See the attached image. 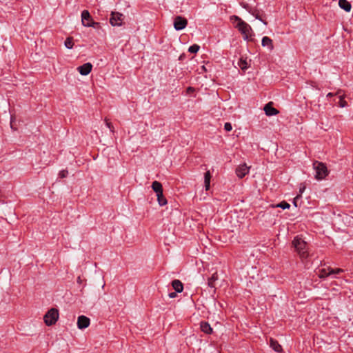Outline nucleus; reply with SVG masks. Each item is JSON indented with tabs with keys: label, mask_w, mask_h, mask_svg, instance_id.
I'll list each match as a JSON object with an SVG mask.
<instances>
[{
	"label": "nucleus",
	"mask_w": 353,
	"mask_h": 353,
	"mask_svg": "<svg viewBox=\"0 0 353 353\" xmlns=\"http://www.w3.org/2000/svg\"><path fill=\"white\" fill-rule=\"evenodd\" d=\"M231 20L233 23H236L235 27L239 31L243 34V39L246 41H250L252 39L254 33L251 26L243 21L240 17L237 16H232Z\"/></svg>",
	"instance_id": "1"
},
{
	"label": "nucleus",
	"mask_w": 353,
	"mask_h": 353,
	"mask_svg": "<svg viewBox=\"0 0 353 353\" xmlns=\"http://www.w3.org/2000/svg\"><path fill=\"white\" fill-rule=\"evenodd\" d=\"M292 245L301 260L309 256L307 244L301 236H296L292 241Z\"/></svg>",
	"instance_id": "2"
},
{
	"label": "nucleus",
	"mask_w": 353,
	"mask_h": 353,
	"mask_svg": "<svg viewBox=\"0 0 353 353\" xmlns=\"http://www.w3.org/2000/svg\"><path fill=\"white\" fill-rule=\"evenodd\" d=\"M344 272L343 269L341 268H336L333 269L330 267L322 268L319 269L318 272V275L320 278H325L327 276H332V278H336V274L343 273Z\"/></svg>",
	"instance_id": "3"
},
{
	"label": "nucleus",
	"mask_w": 353,
	"mask_h": 353,
	"mask_svg": "<svg viewBox=\"0 0 353 353\" xmlns=\"http://www.w3.org/2000/svg\"><path fill=\"white\" fill-rule=\"evenodd\" d=\"M313 168L316 172L315 178L318 180L323 179L328 174L327 168L323 163L315 161Z\"/></svg>",
	"instance_id": "4"
},
{
	"label": "nucleus",
	"mask_w": 353,
	"mask_h": 353,
	"mask_svg": "<svg viewBox=\"0 0 353 353\" xmlns=\"http://www.w3.org/2000/svg\"><path fill=\"white\" fill-rule=\"evenodd\" d=\"M59 311L56 308H51L44 315L43 320L46 325L50 326L56 323L59 319Z\"/></svg>",
	"instance_id": "5"
},
{
	"label": "nucleus",
	"mask_w": 353,
	"mask_h": 353,
	"mask_svg": "<svg viewBox=\"0 0 353 353\" xmlns=\"http://www.w3.org/2000/svg\"><path fill=\"white\" fill-rule=\"evenodd\" d=\"M81 23L85 27H94L98 23L93 21L90 12L84 10L81 12Z\"/></svg>",
	"instance_id": "6"
},
{
	"label": "nucleus",
	"mask_w": 353,
	"mask_h": 353,
	"mask_svg": "<svg viewBox=\"0 0 353 353\" xmlns=\"http://www.w3.org/2000/svg\"><path fill=\"white\" fill-rule=\"evenodd\" d=\"M188 25V21L181 16H177L174 19V28L176 30H182Z\"/></svg>",
	"instance_id": "7"
},
{
	"label": "nucleus",
	"mask_w": 353,
	"mask_h": 353,
	"mask_svg": "<svg viewBox=\"0 0 353 353\" xmlns=\"http://www.w3.org/2000/svg\"><path fill=\"white\" fill-rule=\"evenodd\" d=\"M123 14L119 12H112L110 22L113 26H120L122 24Z\"/></svg>",
	"instance_id": "8"
},
{
	"label": "nucleus",
	"mask_w": 353,
	"mask_h": 353,
	"mask_svg": "<svg viewBox=\"0 0 353 353\" xmlns=\"http://www.w3.org/2000/svg\"><path fill=\"white\" fill-rule=\"evenodd\" d=\"M250 167L247 166L245 163L239 165L236 169V174L239 179L243 178L249 173Z\"/></svg>",
	"instance_id": "9"
},
{
	"label": "nucleus",
	"mask_w": 353,
	"mask_h": 353,
	"mask_svg": "<svg viewBox=\"0 0 353 353\" xmlns=\"http://www.w3.org/2000/svg\"><path fill=\"white\" fill-rule=\"evenodd\" d=\"M90 319L87 316L83 315L79 316L77 320V327L81 330L87 328L90 325Z\"/></svg>",
	"instance_id": "10"
},
{
	"label": "nucleus",
	"mask_w": 353,
	"mask_h": 353,
	"mask_svg": "<svg viewBox=\"0 0 353 353\" xmlns=\"http://www.w3.org/2000/svg\"><path fill=\"white\" fill-rule=\"evenodd\" d=\"M92 65L90 63H85L77 68V70L81 75H88L92 70Z\"/></svg>",
	"instance_id": "11"
},
{
	"label": "nucleus",
	"mask_w": 353,
	"mask_h": 353,
	"mask_svg": "<svg viewBox=\"0 0 353 353\" xmlns=\"http://www.w3.org/2000/svg\"><path fill=\"white\" fill-rule=\"evenodd\" d=\"M264 111L265 112V114L268 116H274L279 114V111L276 108L272 107L270 105V103L265 105V106L264 107Z\"/></svg>",
	"instance_id": "12"
},
{
	"label": "nucleus",
	"mask_w": 353,
	"mask_h": 353,
	"mask_svg": "<svg viewBox=\"0 0 353 353\" xmlns=\"http://www.w3.org/2000/svg\"><path fill=\"white\" fill-rule=\"evenodd\" d=\"M270 346L276 352L280 353L283 351L281 345L276 340L272 338L270 339Z\"/></svg>",
	"instance_id": "13"
},
{
	"label": "nucleus",
	"mask_w": 353,
	"mask_h": 353,
	"mask_svg": "<svg viewBox=\"0 0 353 353\" xmlns=\"http://www.w3.org/2000/svg\"><path fill=\"white\" fill-rule=\"evenodd\" d=\"M263 47H267L270 50L273 49L272 40L268 37H263L261 41Z\"/></svg>",
	"instance_id": "14"
},
{
	"label": "nucleus",
	"mask_w": 353,
	"mask_h": 353,
	"mask_svg": "<svg viewBox=\"0 0 353 353\" xmlns=\"http://www.w3.org/2000/svg\"><path fill=\"white\" fill-rule=\"evenodd\" d=\"M339 6L346 12H350L352 8L350 3L347 0H339Z\"/></svg>",
	"instance_id": "15"
},
{
	"label": "nucleus",
	"mask_w": 353,
	"mask_h": 353,
	"mask_svg": "<svg viewBox=\"0 0 353 353\" xmlns=\"http://www.w3.org/2000/svg\"><path fill=\"white\" fill-rule=\"evenodd\" d=\"M152 188L156 192V194H161L163 192L162 185L160 182L157 181H154V182H152Z\"/></svg>",
	"instance_id": "16"
},
{
	"label": "nucleus",
	"mask_w": 353,
	"mask_h": 353,
	"mask_svg": "<svg viewBox=\"0 0 353 353\" xmlns=\"http://www.w3.org/2000/svg\"><path fill=\"white\" fill-rule=\"evenodd\" d=\"M200 327L201 331L205 334H211L212 332V328L208 322H201Z\"/></svg>",
	"instance_id": "17"
},
{
	"label": "nucleus",
	"mask_w": 353,
	"mask_h": 353,
	"mask_svg": "<svg viewBox=\"0 0 353 353\" xmlns=\"http://www.w3.org/2000/svg\"><path fill=\"white\" fill-rule=\"evenodd\" d=\"M172 285L176 292H181L183 290V285L179 280H174L172 282Z\"/></svg>",
	"instance_id": "18"
},
{
	"label": "nucleus",
	"mask_w": 353,
	"mask_h": 353,
	"mask_svg": "<svg viewBox=\"0 0 353 353\" xmlns=\"http://www.w3.org/2000/svg\"><path fill=\"white\" fill-rule=\"evenodd\" d=\"M238 66L243 71L246 70L249 66L250 64L247 61L246 59L241 58L239 61H238Z\"/></svg>",
	"instance_id": "19"
},
{
	"label": "nucleus",
	"mask_w": 353,
	"mask_h": 353,
	"mask_svg": "<svg viewBox=\"0 0 353 353\" xmlns=\"http://www.w3.org/2000/svg\"><path fill=\"white\" fill-rule=\"evenodd\" d=\"M210 179H211V174H210V172L208 170L205 173V175H204V184H205V190H208L210 189Z\"/></svg>",
	"instance_id": "20"
},
{
	"label": "nucleus",
	"mask_w": 353,
	"mask_h": 353,
	"mask_svg": "<svg viewBox=\"0 0 353 353\" xmlns=\"http://www.w3.org/2000/svg\"><path fill=\"white\" fill-rule=\"evenodd\" d=\"M218 279V274L217 272H214L212 274L211 277L208 279V285L210 288H214V282Z\"/></svg>",
	"instance_id": "21"
},
{
	"label": "nucleus",
	"mask_w": 353,
	"mask_h": 353,
	"mask_svg": "<svg viewBox=\"0 0 353 353\" xmlns=\"http://www.w3.org/2000/svg\"><path fill=\"white\" fill-rule=\"evenodd\" d=\"M157 201L161 206H163L167 204V199L163 196V194H157Z\"/></svg>",
	"instance_id": "22"
},
{
	"label": "nucleus",
	"mask_w": 353,
	"mask_h": 353,
	"mask_svg": "<svg viewBox=\"0 0 353 353\" xmlns=\"http://www.w3.org/2000/svg\"><path fill=\"white\" fill-rule=\"evenodd\" d=\"M64 45L68 49H72L74 46L72 39L70 37L67 38L64 42Z\"/></svg>",
	"instance_id": "23"
},
{
	"label": "nucleus",
	"mask_w": 353,
	"mask_h": 353,
	"mask_svg": "<svg viewBox=\"0 0 353 353\" xmlns=\"http://www.w3.org/2000/svg\"><path fill=\"white\" fill-rule=\"evenodd\" d=\"M199 48H200V47L199 45L194 44L189 47L188 52H190L191 53H196L199 51Z\"/></svg>",
	"instance_id": "24"
},
{
	"label": "nucleus",
	"mask_w": 353,
	"mask_h": 353,
	"mask_svg": "<svg viewBox=\"0 0 353 353\" xmlns=\"http://www.w3.org/2000/svg\"><path fill=\"white\" fill-rule=\"evenodd\" d=\"M339 105L341 107V108H344L345 106H347V102L344 100V97L343 95H339Z\"/></svg>",
	"instance_id": "25"
},
{
	"label": "nucleus",
	"mask_w": 353,
	"mask_h": 353,
	"mask_svg": "<svg viewBox=\"0 0 353 353\" xmlns=\"http://www.w3.org/2000/svg\"><path fill=\"white\" fill-rule=\"evenodd\" d=\"M275 207L276 208H281L283 210L290 208V205L288 203L285 201H283L279 204H277Z\"/></svg>",
	"instance_id": "26"
},
{
	"label": "nucleus",
	"mask_w": 353,
	"mask_h": 353,
	"mask_svg": "<svg viewBox=\"0 0 353 353\" xmlns=\"http://www.w3.org/2000/svg\"><path fill=\"white\" fill-rule=\"evenodd\" d=\"M105 125L110 129V130L114 133V128L112 123L109 122L106 119H105Z\"/></svg>",
	"instance_id": "27"
},
{
	"label": "nucleus",
	"mask_w": 353,
	"mask_h": 353,
	"mask_svg": "<svg viewBox=\"0 0 353 353\" xmlns=\"http://www.w3.org/2000/svg\"><path fill=\"white\" fill-rule=\"evenodd\" d=\"M224 129L227 132L231 131L232 129V124L230 123H228V122L225 123V125H224Z\"/></svg>",
	"instance_id": "28"
},
{
	"label": "nucleus",
	"mask_w": 353,
	"mask_h": 353,
	"mask_svg": "<svg viewBox=\"0 0 353 353\" xmlns=\"http://www.w3.org/2000/svg\"><path fill=\"white\" fill-rule=\"evenodd\" d=\"M68 172L65 170H63L59 172V175L61 178H65L68 176Z\"/></svg>",
	"instance_id": "29"
},
{
	"label": "nucleus",
	"mask_w": 353,
	"mask_h": 353,
	"mask_svg": "<svg viewBox=\"0 0 353 353\" xmlns=\"http://www.w3.org/2000/svg\"><path fill=\"white\" fill-rule=\"evenodd\" d=\"M305 186L301 185V186L299 188V194L297 195L295 199H298L299 196H301V195L303 194V192L305 191Z\"/></svg>",
	"instance_id": "30"
},
{
	"label": "nucleus",
	"mask_w": 353,
	"mask_h": 353,
	"mask_svg": "<svg viewBox=\"0 0 353 353\" xmlns=\"http://www.w3.org/2000/svg\"><path fill=\"white\" fill-rule=\"evenodd\" d=\"M169 296L170 298H174L176 296V293L175 292H171L169 294Z\"/></svg>",
	"instance_id": "31"
},
{
	"label": "nucleus",
	"mask_w": 353,
	"mask_h": 353,
	"mask_svg": "<svg viewBox=\"0 0 353 353\" xmlns=\"http://www.w3.org/2000/svg\"><path fill=\"white\" fill-rule=\"evenodd\" d=\"M193 91H194V89L192 87H188V89H187V92H193Z\"/></svg>",
	"instance_id": "32"
},
{
	"label": "nucleus",
	"mask_w": 353,
	"mask_h": 353,
	"mask_svg": "<svg viewBox=\"0 0 353 353\" xmlns=\"http://www.w3.org/2000/svg\"><path fill=\"white\" fill-rule=\"evenodd\" d=\"M333 95H334V94H333V93H332V92H329V93L327 94V97H332Z\"/></svg>",
	"instance_id": "33"
},
{
	"label": "nucleus",
	"mask_w": 353,
	"mask_h": 353,
	"mask_svg": "<svg viewBox=\"0 0 353 353\" xmlns=\"http://www.w3.org/2000/svg\"><path fill=\"white\" fill-rule=\"evenodd\" d=\"M81 281L80 277H78V279H77V282H78V283H80Z\"/></svg>",
	"instance_id": "34"
}]
</instances>
